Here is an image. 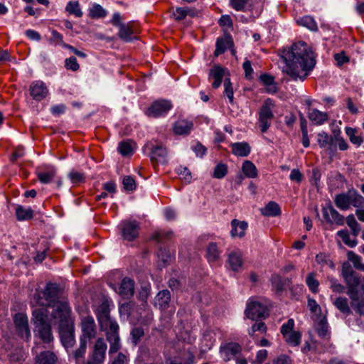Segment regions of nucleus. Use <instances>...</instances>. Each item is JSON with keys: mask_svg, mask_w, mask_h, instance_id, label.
Wrapping results in <instances>:
<instances>
[{"mask_svg": "<svg viewBox=\"0 0 364 364\" xmlns=\"http://www.w3.org/2000/svg\"><path fill=\"white\" fill-rule=\"evenodd\" d=\"M282 58L285 63L283 73L292 80L304 82L314 70L316 60L311 48L304 42L293 44L282 51Z\"/></svg>", "mask_w": 364, "mask_h": 364, "instance_id": "nucleus-1", "label": "nucleus"}, {"mask_svg": "<svg viewBox=\"0 0 364 364\" xmlns=\"http://www.w3.org/2000/svg\"><path fill=\"white\" fill-rule=\"evenodd\" d=\"M52 319L53 323L58 325V331L63 346L67 349L72 348L75 343V336L70 310L63 304L53 313Z\"/></svg>", "mask_w": 364, "mask_h": 364, "instance_id": "nucleus-2", "label": "nucleus"}, {"mask_svg": "<svg viewBox=\"0 0 364 364\" xmlns=\"http://www.w3.org/2000/svg\"><path fill=\"white\" fill-rule=\"evenodd\" d=\"M97 318L102 331L106 332L107 341L109 343V353L117 352L121 348L119 336V325L111 318L109 311L106 306H102Z\"/></svg>", "mask_w": 364, "mask_h": 364, "instance_id": "nucleus-3", "label": "nucleus"}, {"mask_svg": "<svg viewBox=\"0 0 364 364\" xmlns=\"http://www.w3.org/2000/svg\"><path fill=\"white\" fill-rule=\"evenodd\" d=\"M38 303L41 306H48L53 308L51 317L57 309H59L61 304H65L67 308L70 310L67 299L63 296V291L59 285L55 283H48L41 292L38 294Z\"/></svg>", "mask_w": 364, "mask_h": 364, "instance_id": "nucleus-4", "label": "nucleus"}, {"mask_svg": "<svg viewBox=\"0 0 364 364\" xmlns=\"http://www.w3.org/2000/svg\"><path fill=\"white\" fill-rule=\"evenodd\" d=\"M33 332L43 343H49L53 340L51 326L48 321V314L43 308L33 311Z\"/></svg>", "mask_w": 364, "mask_h": 364, "instance_id": "nucleus-5", "label": "nucleus"}, {"mask_svg": "<svg viewBox=\"0 0 364 364\" xmlns=\"http://www.w3.org/2000/svg\"><path fill=\"white\" fill-rule=\"evenodd\" d=\"M273 107L274 104L272 100L271 99H267L264 101L259 111L258 124L262 133L267 132L272 124V122L274 119V114L272 112Z\"/></svg>", "mask_w": 364, "mask_h": 364, "instance_id": "nucleus-6", "label": "nucleus"}, {"mask_svg": "<svg viewBox=\"0 0 364 364\" xmlns=\"http://www.w3.org/2000/svg\"><path fill=\"white\" fill-rule=\"evenodd\" d=\"M144 147L150 150L149 158L154 166L157 164H166L168 163V151L162 144H154L149 141Z\"/></svg>", "mask_w": 364, "mask_h": 364, "instance_id": "nucleus-7", "label": "nucleus"}, {"mask_svg": "<svg viewBox=\"0 0 364 364\" xmlns=\"http://www.w3.org/2000/svg\"><path fill=\"white\" fill-rule=\"evenodd\" d=\"M245 315L252 320L264 318L268 315L267 304L259 300L250 299L247 304Z\"/></svg>", "mask_w": 364, "mask_h": 364, "instance_id": "nucleus-8", "label": "nucleus"}, {"mask_svg": "<svg viewBox=\"0 0 364 364\" xmlns=\"http://www.w3.org/2000/svg\"><path fill=\"white\" fill-rule=\"evenodd\" d=\"M107 346L102 338H99L88 357L86 364H102L105 358Z\"/></svg>", "mask_w": 364, "mask_h": 364, "instance_id": "nucleus-9", "label": "nucleus"}, {"mask_svg": "<svg viewBox=\"0 0 364 364\" xmlns=\"http://www.w3.org/2000/svg\"><path fill=\"white\" fill-rule=\"evenodd\" d=\"M172 104L166 100L154 101L145 112L149 117L157 118L165 116L172 108Z\"/></svg>", "mask_w": 364, "mask_h": 364, "instance_id": "nucleus-10", "label": "nucleus"}, {"mask_svg": "<svg viewBox=\"0 0 364 364\" xmlns=\"http://www.w3.org/2000/svg\"><path fill=\"white\" fill-rule=\"evenodd\" d=\"M82 335L80 340L88 342L97 336V326L92 316H87L82 318L80 322Z\"/></svg>", "mask_w": 364, "mask_h": 364, "instance_id": "nucleus-11", "label": "nucleus"}, {"mask_svg": "<svg viewBox=\"0 0 364 364\" xmlns=\"http://www.w3.org/2000/svg\"><path fill=\"white\" fill-rule=\"evenodd\" d=\"M342 276L347 284L348 292H358L357 287L360 284V278L349 264L345 263L343 264Z\"/></svg>", "mask_w": 364, "mask_h": 364, "instance_id": "nucleus-12", "label": "nucleus"}, {"mask_svg": "<svg viewBox=\"0 0 364 364\" xmlns=\"http://www.w3.org/2000/svg\"><path fill=\"white\" fill-rule=\"evenodd\" d=\"M14 321L18 335L28 341L31 338V331L28 327V317L23 314H16L14 316Z\"/></svg>", "mask_w": 364, "mask_h": 364, "instance_id": "nucleus-13", "label": "nucleus"}, {"mask_svg": "<svg viewBox=\"0 0 364 364\" xmlns=\"http://www.w3.org/2000/svg\"><path fill=\"white\" fill-rule=\"evenodd\" d=\"M122 236L124 240L132 241L139 235V225L135 221H124L121 223Z\"/></svg>", "mask_w": 364, "mask_h": 364, "instance_id": "nucleus-14", "label": "nucleus"}, {"mask_svg": "<svg viewBox=\"0 0 364 364\" xmlns=\"http://www.w3.org/2000/svg\"><path fill=\"white\" fill-rule=\"evenodd\" d=\"M29 92L33 99L36 101H41L48 95V87L46 84L41 80L32 82L30 85Z\"/></svg>", "mask_w": 364, "mask_h": 364, "instance_id": "nucleus-15", "label": "nucleus"}, {"mask_svg": "<svg viewBox=\"0 0 364 364\" xmlns=\"http://www.w3.org/2000/svg\"><path fill=\"white\" fill-rule=\"evenodd\" d=\"M241 346L236 343H229L221 348L220 353L225 361L230 360L241 352Z\"/></svg>", "mask_w": 364, "mask_h": 364, "instance_id": "nucleus-16", "label": "nucleus"}, {"mask_svg": "<svg viewBox=\"0 0 364 364\" xmlns=\"http://www.w3.org/2000/svg\"><path fill=\"white\" fill-rule=\"evenodd\" d=\"M324 218L329 223H335L338 225H343L344 222L343 217L331 205L322 209Z\"/></svg>", "mask_w": 364, "mask_h": 364, "instance_id": "nucleus-17", "label": "nucleus"}, {"mask_svg": "<svg viewBox=\"0 0 364 364\" xmlns=\"http://www.w3.org/2000/svg\"><path fill=\"white\" fill-rule=\"evenodd\" d=\"M228 264L232 271H239L243 264L242 253L238 250L230 252L228 255Z\"/></svg>", "mask_w": 364, "mask_h": 364, "instance_id": "nucleus-18", "label": "nucleus"}, {"mask_svg": "<svg viewBox=\"0 0 364 364\" xmlns=\"http://www.w3.org/2000/svg\"><path fill=\"white\" fill-rule=\"evenodd\" d=\"M232 153L240 157L247 156L250 151L251 147L247 142H235L230 144Z\"/></svg>", "mask_w": 364, "mask_h": 364, "instance_id": "nucleus-19", "label": "nucleus"}, {"mask_svg": "<svg viewBox=\"0 0 364 364\" xmlns=\"http://www.w3.org/2000/svg\"><path fill=\"white\" fill-rule=\"evenodd\" d=\"M193 124L191 121L180 119L173 124V132L177 135L188 134L193 129Z\"/></svg>", "mask_w": 364, "mask_h": 364, "instance_id": "nucleus-20", "label": "nucleus"}, {"mask_svg": "<svg viewBox=\"0 0 364 364\" xmlns=\"http://www.w3.org/2000/svg\"><path fill=\"white\" fill-rule=\"evenodd\" d=\"M232 44V39L229 35H226L223 38H218L216 41L215 55L218 56L224 53L227 48L231 47Z\"/></svg>", "mask_w": 364, "mask_h": 364, "instance_id": "nucleus-21", "label": "nucleus"}, {"mask_svg": "<svg viewBox=\"0 0 364 364\" xmlns=\"http://www.w3.org/2000/svg\"><path fill=\"white\" fill-rule=\"evenodd\" d=\"M351 301V307L360 315L364 314V297L358 295V292H347Z\"/></svg>", "mask_w": 364, "mask_h": 364, "instance_id": "nucleus-22", "label": "nucleus"}, {"mask_svg": "<svg viewBox=\"0 0 364 364\" xmlns=\"http://www.w3.org/2000/svg\"><path fill=\"white\" fill-rule=\"evenodd\" d=\"M134 281L128 277L122 279L119 289V294L125 298H129L134 294Z\"/></svg>", "mask_w": 364, "mask_h": 364, "instance_id": "nucleus-23", "label": "nucleus"}, {"mask_svg": "<svg viewBox=\"0 0 364 364\" xmlns=\"http://www.w3.org/2000/svg\"><path fill=\"white\" fill-rule=\"evenodd\" d=\"M231 236L233 237H242L245 235V231L247 228V223L245 221H239L235 219L231 222Z\"/></svg>", "mask_w": 364, "mask_h": 364, "instance_id": "nucleus-24", "label": "nucleus"}, {"mask_svg": "<svg viewBox=\"0 0 364 364\" xmlns=\"http://www.w3.org/2000/svg\"><path fill=\"white\" fill-rule=\"evenodd\" d=\"M224 74L225 70L220 66H215L210 70L209 78L214 80L212 83L213 88L216 89L220 86Z\"/></svg>", "mask_w": 364, "mask_h": 364, "instance_id": "nucleus-25", "label": "nucleus"}, {"mask_svg": "<svg viewBox=\"0 0 364 364\" xmlns=\"http://www.w3.org/2000/svg\"><path fill=\"white\" fill-rule=\"evenodd\" d=\"M260 80L262 84L266 87L267 92L269 94H274L277 92V85L274 81V77L268 74H262L260 76Z\"/></svg>", "mask_w": 364, "mask_h": 364, "instance_id": "nucleus-26", "label": "nucleus"}, {"mask_svg": "<svg viewBox=\"0 0 364 364\" xmlns=\"http://www.w3.org/2000/svg\"><path fill=\"white\" fill-rule=\"evenodd\" d=\"M334 202L338 208L341 210H347L350 208V199L349 197V191L346 193H341L336 196Z\"/></svg>", "mask_w": 364, "mask_h": 364, "instance_id": "nucleus-27", "label": "nucleus"}, {"mask_svg": "<svg viewBox=\"0 0 364 364\" xmlns=\"http://www.w3.org/2000/svg\"><path fill=\"white\" fill-rule=\"evenodd\" d=\"M171 300V294L168 290H164L158 293L155 298V304L161 309H166Z\"/></svg>", "mask_w": 364, "mask_h": 364, "instance_id": "nucleus-28", "label": "nucleus"}, {"mask_svg": "<svg viewBox=\"0 0 364 364\" xmlns=\"http://www.w3.org/2000/svg\"><path fill=\"white\" fill-rule=\"evenodd\" d=\"M309 119L314 124L321 125L327 121L328 114L318 109H313L309 113Z\"/></svg>", "mask_w": 364, "mask_h": 364, "instance_id": "nucleus-29", "label": "nucleus"}, {"mask_svg": "<svg viewBox=\"0 0 364 364\" xmlns=\"http://www.w3.org/2000/svg\"><path fill=\"white\" fill-rule=\"evenodd\" d=\"M261 213L264 216L274 217L281 214V209L277 203L270 201L261 210Z\"/></svg>", "mask_w": 364, "mask_h": 364, "instance_id": "nucleus-30", "label": "nucleus"}, {"mask_svg": "<svg viewBox=\"0 0 364 364\" xmlns=\"http://www.w3.org/2000/svg\"><path fill=\"white\" fill-rule=\"evenodd\" d=\"M55 169L53 167L48 168L46 170H38L37 171V176L38 180L43 183H49L52 181L55 176Z\"/></svg>", "mask_w": 364, "mask_h": 364, "instance_id": "nucleus-31", "label": "nucleus"}, {"mask_svg": "<svg viewBox=\"0 0 364 364\" xmlns=\"http://www.w3.org/2000/svg\"><path fill=\"white\" fill-rule=\"evenodd\" d=\"M36 359L39 364H55L57 361L55 354L49 350L41 353Z\"/></svg>", "mask_w": 364, "mask_h": 364, "instance_id": "nucleus-32", "label": "nucleus"}, {"mask_svg": "<svg viewBox=\"0 0 364 364\" xmlns=\"http://www.w3.org/2000/svg\"><path fill=\"white\" fill-rule=\"evenodd\" d=\"M333 304L343 314L346 315H350L351 314L347 298L341 296L336 298L333 299Z\"/></svg>", "mask_w": 364, "mask_h": 364, "instance_id": "nucleus-33", "label": "nucleus"}, {"mask_svg": "<svg viewBox=\"0 0 364 364\" xmlns=\"http://www.w3.org/2000/svg\"><path fill=\"white\" fill-rule=\"evenodd\" d=\"M87 342L80 340L79 348L73 352V358L76 364H86L84 355L86 352Z\"/></svg>", "mask_w": 364, "mask_h": 364, "instance_id": "nucleus-34", "label": "nucleus"}, {"mask_svg": "<svg viewBox=\"0 0 364 364\" xmlns=\"http://www.w3.org/2000/svg\"><path fill=\"white\" fill-rule=\"evenodd\" d=\"M220 254L221 252L218 248L216 243H209L206 250V257L210 262L217 261L220 258Z\"/></svg>", "mask_w": 364, "mask_h": 364, "instance_id": "nucleus-35", "label": "nucleus"}, {"mask_svg": "<svg viewBox=\"0 0 364 364\" xmlns=\"http://www.w3.org/2000/svg\"><path fill=\"white\" fill-rule=\"evenodd\" d=\"M242 171L246 177L254 178L257 176V169L255 165L250 161H245L242 166Z\"/></svg>", "mask_w": 364, "mask_h": 364, "instance_id": "nucleus-36", "label": "nucleus"}, {"mask_svg": "<svg viewBox=\"0 0 364 364\" xmlns=\"http://www.w3.org/2000/svg\"><path fill=\"white\" fill-rule=\"evenodd\" d=\"M135 144L132 141H124L119 144L118 151L124 156L132 155Z\"/></svg>", "mask_w": 364, "mask_h": 364, "instance_id": "nucleus-37", "label": "nucleus"}, {"mask_svg": "<svg viewBox=\"0 0 364 364\" xmlns=\"http://www.w3.org/2000/svg\"><path fill=\"white\" fill-rule=\"evenodd\" d=\"M349 197L351 205L359 208H364V198L355 190L349 191Z\"/></svg>", "mask_w": 364, "mask_h": 364, "instance_id": "nucleus-38", "label": "nucleus"}, {"mask_svg": "<svg viewBox=\"0 0 364 364\" xmlns=\"http://www.w3.org/2000/svg\"><path fill=\"white\" fill-rule=\"evenodd\" d=\"M296 22L299 25L306 27L311 31H316L318 29L316 21L310 16H304L303 17L299 18L296 20Z\"/></svg>", "mask_w": 364, "mask_h": 364, "instance_id": "nucleus-39", "label": "nucleus"}, {"mask_svg": "<svg viewBox=\"0 0 364 364\" xmlns=\"http://www.w3.org/2000/svg\"><path fill=\"white\" fill-rule=\"evenodd\" d=\"M119 28L118 35L122 40L129 42L133 39V30L129 24H123Z\"/></svg>", "mask_w": 364, "mask_h": 364, "instance_id": "nucleus-40", "label": "nucleus"}, {"mask_svg": "<svg viewBox=\"0 0 364 364\" xmlns=\"http://www.w3.org/2000/svg\"><path fill=\"white\" fill-rule=\"evenodd\" d=\"M33 211L31 208H23V206H18L16 208V215L18 220H29L33 217Z\"/></svg>", "mask_w": 364, "mask_h": 364, "instance_id": "nucleus-41", "label": "nucleus"}, {"mask_svg": "<svg viewBox=\"0 0 364 364\" xmlns=\"http://www.w3.org/2000/svg\"><path fill=\"white\" fill-rule=\"evenodd\" d=\"M159 265L165 267L171 259V255L166 248H160L157 252Z\"/></svg>", "mask_w": 364, "mask_h": 364, "instance_id": "nucleus-42", "label": "nucleus"}, {"mask_svg": "<svg viewBox=\"0 0 364 364\" xmlns=\"http://www.w3.org/2000/svg\"><path fill=\"white\" fill-rule=\"evenodd\" d=\"M346 133L349 137L350 142L358 146H360L363 141V138L360 135H357V130L352 127H346Z\"/></svg>", "mask_w": 364, "mask_h": 364, "instance_id": "nucleus-43", "label": "nucleus"}, {"mask_svg": "<svg viewBox=\"0 0 364 364\" xmlns=\"http://www.w3.org/2000/svg\"><path fill=\"white\" fill-rule=\"evenodd\" d=\"M65 11L76 17H81L82 16V11L77 1H69L66 5Z\"/></svg>", "mask_w": 364, "mask_h": 364, "instance_id": "nucleus-44", "label": "nucleus"}, {"mask_svg": "<svg viewBox=\"0 0 364 364\" xmlns=\"http://www.w3.org/2000/svg\"><path fill=\"white\" fill-rule=\"evenodd\" d=\"M316 331L318 336L323 339H328L330 337V331L328 325L325 319H321L317 325Z\"/></svg>", "mask_w": 364, "mask_h": 364, "instance_id": "nucleus-45", "label": "nucleus"}, {"mask_svg": "<svg viewBox=\"0 0 364 364\" xmlns=\"http://www.w3.org/2000/svg\"><path fill=\"white\" fill-rule=\"evenodd\" d=\"M90 16L92 18H104L107 16V11L100 4H94L89 10Z\"/></svg>", "mask_w": 364, "mask_h": 364, "instance_id": "nucleus-46", "label": "nucleus"}, {"mask_svg": "<svg viewBox=\"0 0 364 364\" xmlns=\"http://www.w3.org/2000/svg\"><path fill=\"white\" fill-rule=\"evenodd\" d=\"M284 338L290 346H297L301 343V334L299 331H294L286 335Z\"/></svg>", "mask_w": 364, "mask_h": 364, "instance_id": "nucleus-47", "label": "nucleus"}, {"mask_svg": "<svg viewBox=\"0 0 364 364\" xmlns=\"http://www.w3.org/2000/svg\"><path fill=\"white\" fill-rule=\"evenodd\" d=\"M177 21L184 19L188 15L193 16L191 11L187 7H177L173 14Z\"/></svg>", "mask_w": 364, "mask_h": 364, "instance_id": "nucleus-48", "label": "nucleus"}, {"mask_svg": "<svg viewBox=\"0 0 364 364\" xmlns=\"http://www.w3.org/2000/svg\"><path fill=\"white\" fill-rule=\"evenodd\" d=\"M224 95L228 98L230 103L233 102L234 92L230 78L225 77L223 80Z\"/></svg>", "mask_w": 364, "mask_h": 364, "instance_id": "nucleus-49", "label": "nucleus"}, {"mask_svg": "<svg viewBox=\"0 0 364 364\" xmlns=\"http://www.w3.org/2000/svg\"><path fill=\"white\" fill-rule=\"evenodd\" d=\"M316 262L322 267H328L331 269L334 268L333 262L330 259L329 257L324 253H319L316 256Z\"/></svg>", "mask_w": 364, "mask_h": 364, "instance_id": "nucleus-50", "label": "nucleus"}, {"mask_svg": "<svg viewBox=\"0 0 364 364\" xmlns=\"http://www.w3.org/2000/svg\"><path fill=\"white\" fill-rule=\"evenodd\" d=\"M347 255L348 259L353 264L355 268L364 271V264L361 263V258L360 256L357 255L352 251L348 252Z\"/></svg>", "mask_w": 364, "mask_h": 364, "instance_id": "nucleus-51", "label": "nucleus"}, {"mask_svg": "<svg viewBox=\"0 0 364 364\" xmlns=\"http://www.w3.org/2000/svg\"><path fill=\"white\" fill-rule=\"evenodd\" d=\"M306 282L308 287L313 293H316L318 291L319 282L315 278L314 273H310L307 276V277L306 279Z\"/></svg>", "mask_w": 364, "mask_h": 364, "instance_id": "nucleus-52", "label": "nucleus"}, {"mask_svg": "<svg viewBox=\"0 0 364 364\" xmlns=\"http://www.w3.org/2000/svg\"><path fill=\"white\" fill-rule=\"evenodd\" d=\"M317 141L318 143L319 146L321 148H325L327 146H329V148H331V136H329L328 134L325 132H321L318 134Z\"/></svg>", "mask_w": 364, "mask_h": 364, "instance_id": "nucleus-53", "label": "nucleus"}, {"mask_svg": "<svg viewBox=\"0 0 364 364\" xmlns=\"http://www.w3.org/2000/svg\"><path fill=\"white\" fill-rule=\"evenodd\" d=\"M228 173V167L224 164H218L213 171V177L215 178H223Z\"/></svg>", "mask_w": 364, "mask_h": 364, "instance_id": "nucleus-54", "label": "nucleus"}, {"mask_svg": "<svg viewBox=\"0 0 364 364\" xmlns=\"http://www.w3.org/2000/svg\"><path fill=\"white\" fill-rule=\"evenodd\" d=\"M129 354L121 352L112 358L110 364H129Z\"/></svg>", "mask_w": 364, "mask_h": 364, "instance_id": "nucleus-55", "label": "nucleus"}, {"mask_svg": "<svg viewBox=\"0 0 364 364\" xmlns=\"http://www.w3.org/2000/svg\"><path fill=\"white\" fill-rule=\"evenodd\" d=\"M328 279L330 282V288L333 292L343 293L345 291V287L341 284L338 283L337 279L332 277H328Z\"/></svg>", "mask_w": 364, "mask_h": 364, "instance_id": "nucleus-56", "label": "nucleus"}, {"mask_svg": "<svg viewBox=\"0 0 364 364\" xmlns=\"http://www.w3.org/2000/svg\"><path fill=\"white\" fill-rule=\"evenodd\" d=\"M267 331V327L263 322L255 323L252 325V326L248 330V333L250 336L254 337L255 333L256 332H260L262 333H265Z\"/></svg>", "mask_w": 364, "mask_h": 364, "instance_id": "nucleus-57", "label": "nucleus"}, {"mask_svg": "<svg viewBox=\"0 0 364 364\" xmlns=\"http://www.w3.org/2000/svg\"><path fill=\"white\" fill-rule=\"evenodd\" d=\"M337 234L342 239L343 242L349 247H353L356 245V242L354 240H351L350 239L348 230H342L338 231Z\"/></svg>", "mask_w": 364, "mask_h": 364, "instance_id": "nucleus-58", "label": "nucleus"}, {"mask_svg": "<svg viewBox=\"0 0 364 364\" xmlns=\"http://www.w3.org/2000/svg\"><path fill=\"white\" fill-rule=\"evenodd\" d=\"M65 67L68 70H71L73 71H77L79 69L80 65L77 63L76 58L72 56V57H70V58L65 59Z\"/></svg>", "mask_w": 364, "mask_h": 364, "instance_id": "nucleus-59", "label": "nucleus"}, {"mask_svg": "<svg viewBox=\"0 0 364 364\" xmlns=\"http://www.w3.org/2000/svg\"><path fill=\"white\" fill-rule=\"evenodd\" d=\"M294 326V321L292 318H290L287 321V323L282 324L281 327V333L283 336H285L286 335L294 332L293 331Z\"/></svg>", "mask_w": 364, "mask_h": 364, "instance_id": "nucleus-60", "label": "nucleus"}, {"mask_svg": "<svg viewBox=\"0 0 364 364\" xmlns=\"http://www.w3.org/2000/svg\"><path fill=\"white\" fill-rule=\"evenodd\" d=\"M268 352L267 350L262 349L257 351L255 358L251 362L252 364H262L267 359Z\"/></svg>", "mask_w": 364, "mask_h": 364, "instance_id": "nucleus-61", "label": "nucleus"}, {"mask_svg": "<svg viewBox=\"0 0 364 364\" xmlns=\"http://www.w3.org/2000/svg\"><path fill=\"white\" fill-rule=\"evenodd\" d=\"M122 183L126 191H132L136 188L135 181L131 176H125Z\"/></svg>", "mask_w": 364, "mask_h": 364, "instance_id": "nucleus-62", "label": "nucleus"}, {"mask_svg": "<svg viewBox=\"0 0 364 364\" xmlns=\"http://www.w3.org/2000/svg\"><path fill=\"white\" fill-rule=\"evenodd\" d=\"M249 0H230L231 6L237 11H243Z\"/></svg>", "mask_w": 364, "mask_h": 364, "instance_id": "nucleus-63", "label": "nucleus"}, {"mask_svg": "<svg viewBox=\"0 0 364 364\" xmlns=\"http://www.w3.org/2000/svg\"><path fill=\"white\" fill-rule=\"evenodd\" d=\"M308 308L311 311V313L318 315L321 314V307L316 302V301L314 299L309 298L308 299Z\"/></svg>", "mask_w": 364, "mask_h": 364, "instance_id": "nucleus-64", "label": "nucleus"}]
</instances>
